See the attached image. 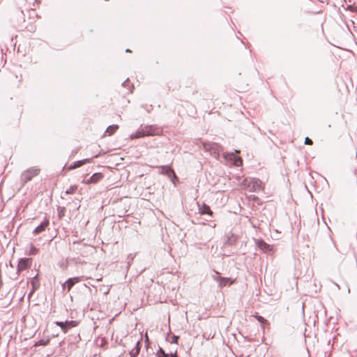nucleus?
Here are the masks:
<instances>
[{
  "label": "nucleus",
  "mask_w": 357,
  "mask_h": 357,
  "mask_svg": "<svg viewBox=\"0 0 357 357\" xmlns=\"http://www.w3.org/2000/svg\"><path fill=\"white\" fill-rule=\"evenodd\" d=\"M242 185L251 192H258L262 189V182L258 178H245Z\"/></svg>",
  "instance_id": "1"
},
{
  "label": "nucleus",
  "mask_w": 357,
  "mask_h": 357,
  "mask_svg": "<svg viewBox=\"0 0 357 357\" xmlns=\"http://www.w3.org/2000/svg\"><path fill=\"white\" fill-rule=\"evenodd\" d=\"M202 148L215 158H219L221 147L218 144L215 142H202Z\"/></svg>",
  "instance_id": "2"
},
{
  "label": "nucleus",
  "mask_w": 357,
  "mask_h": 357,
  "mask_svg": "<svg viewBox=\"0 0 357 357\" xmlns=\"http://www.w3.org/2000/svg\"><path fill=\"white\" fill-rule=\"evenodd\" d=\"M40 169L36 167H31L26 171L23 172L21 174V181L23 184L31 181L32 178L37 176L40 173Z\"/></svg>",
  "instance_id": "3"
},
{
  "label": "nucleus",
  "mask_w": 357,
  "mask_h": 357,
  "mask_svg": "<svg viewBox=\"0 0 357 357\" xmlns=\"http://www.w3.org/2000/svg\"><path fill=\"white\" fill-rule=\"evenodd\" d=\"M55 324L61 328L64 333H66L70 328L77 326V321H56Z\"/></svg>",
  "instance_id": "4"
},
{
  "label": "nucleus",
  "mask_w": 357,
  "mask_h": 357,
  "mask_svg": "<svg viewBox=\"0 0 357 357\" xmlns=\"http://www.w3.org/2000/svg\"><path fill=\"white\" fill-rule=\"evenodd\" d=\"M142 128L146 136L158 135L161 132L160 129L155 126H145Z\"/></svg>",
  "instance_id": "5"
},
{
  "label": "nucleus",
  "mask_w": 357,
  "mask_h": 357,
  "mask_svg": "<svg viewBox=\"0 0 357 357\" xmlns=\"http://www.w3.org/2000/svg\"><path fill=\"white\" fill-rule=\"evenodd\" d=\"M257 245L258 248L264 253L269 255L273 253V247L271 245L266 243L263 240H258L257 242Z\"/></svg>",
  "instance_id": "6"
},
{
  "label": "nucleus",
  "mask_w": 357,
  "mask_h": 357,
  "mask_svg": "<svg viewBox=\"0 0 357 357\" xmlns=\"http://www.w3.org/2000/svg\"><path fill=\"white\" fill-rule=\"evenodd\" d=\"M206 215V218H204L202 217V220L212 222L213 211L211 210L208 206L205 204H202V216Z\"/></svg>",
  "instance_id": "7"
},
{
  "label": "nucleus",
  "mask_w": 357,
  "mask_h": 357,
  "mask_svg": "<svg viewBox=\"0 0 357 357\" xmlns=\"http://www.w3.org/2000/svg\"><path fill=\"white\" fill-rule=\"evenodd\" d=\"M32 263L31 259H21L19 261L18 266H17V271L20 272L24 270H26L29 267L31 266Z\"/></svg>",
  "instance_id": "8"
},
{
  "label": "nucleus",
  "mask_w": 357,
  "mask_h": 357,
  "mask_svg": "<svg viewBox=\"0 0 357 357\" xmlns=\"http://www.w3.org/2000/svg\"><path fill=\"white\" fill-rule=\"evenodd\" d=\"M225 160H230L236 166H240L242 164L241 158L236 157L233 153L224 154Z\"/></svg>",
  "instance_id": "9"
},
{
  "label": "nucleus",
  "mask_w": 357,
  "mask_h": 357,
  "mask_svg": "<svg viewBox=\"0 0 357 357\" xmlns=\"http://www.w3.org/2000/svg\"><path fill=\"white\" fill-rule=\"evenodd\" d=\"M49 225V220L47 219H45L38 226H37L34 230V234H38L45 230L47 227Z\"/></svg>",
  "instance_id": "10"
},
{
  "label": "nucleus",
  "mask_w": 357,
  "mask_h": 357,
  "mask_svg": "<svg viewBox=\"0 0 357 357\" xmlns=\"http://www.w3.org/2000/svg\"><path fill=\"white\" fill-rule=\"evenodd\" d=\"M103 178V175L101 173L93 174L88 180L84 181L86 184L96 183Z\"/></svg>",
  "instance_id": "11"
},
{
  "label": "nucleus",
  "mask_w": 357,
  "mask_h": 357,
  "mask_svg": "<svg viewBox=\"0 0 357 357\" xmlns=\"http://www.w3.org/2000/svg\"><path fill=\"white\" fill-rule=\"evenodd\" d=\"M91 161V159H84V160H78L77 162H75L73 165H70L68 167V169L73 170L74 169L81 167L82 165H83L87 162H90Z\"/></svg>",
  "instance_id": "12"
},
{
  "label": "nucleus",
  "mask_w": 357,
  "mask_h": 357,
  "mask_svg": "<svg viewBox=\"0 0 357 357\" xmlns=\"http://www.w3.org/2000/svg\"><path fill=\"white\" fill-rule=\"evenodd\" d=\"M145 134H144V129L142 127L139 128L135 133H132L131 135H130V138L131 139H137V138H141V137H145Z\"/></svg>",
  "instance_id": "13"
},
{
  "label": "nucleus",
  "mask_w": 357,
  "mask_h": 357,
  "mask_svg": "<svg viewBox=\"0 0 357 357\" xmlns=\"http://www.w3.org/2000/svg\"><path fill=\"white\" fill-rule=\"evenodd\" d=\"M140 351V347H139V342L137 341L135 348L132 349L130 352V357H137Z\"/></svg>",
  "instance_id": "14"
},
{
  "label": "nucleus",
  "mask_w": 357,
  "mask_h": 357,
  "mask_svg": "<svg viewBox=\"0 0 357 357\" xmlns=\"http://www.w3.org/2000/svg\"><path fill=\"white\" fill-rule=\"evenodd\" d=\"M118 128H119V126H118L117 125H112V126H109L107 128V130H106V131H105V133H106L107 135L110 136V135H112L113 133H114V132L116 131V130H117Z\"/></svg>",
  "instance_id": "15"
},
{
  "label": "nucleus",
  "mask_w": 357,
  "mask_h": 357,
  "mask_svg": "<svg viewBox=\"0 0 357 357\" xmlns=\"http://www.w3.org/2000/svg\"><path fill=\"white\" fill-rule=\"evenodd\" d=\"M237 238L236 236L233 234H229L227 236V239L225 242V243L229 245H233L236 242Z\"/></svg>",
  "instance_id": "16"
},
{
  "label": "nucleus",
  "mask_w": 357,
  "mask_h": 357,
  "mask_svg": "<svg viewBox=\"0 0 357 357\" xmlns=\"http://www.w3.org/2000/svg\"><path fill=\"white\" fill-rule=\"evenodd\" d=\"M73 283L69 279L66 281V282L63 284V289H67V291H70L71 288L73 287Z\"/></svg>",
  "instance_id": "17"
},
{
  "label": "nucleus",
  "mask_w": 357,
  "mask_h": 357,
  "mask_svg": "<svg viewBox=\"0 0 357 357\" xmlns=\"http://www.w3.org/2000/svg\"><path fill=\"white\" fill-rule=\"evenodd\" d=\"M162 168L164 170H165L166 174H167L169 176H171L172 175H173L174 177L175 178H176L175 173L174 172L173 169H172L169 167H163Z\"/></svg>",
  "instance_id": "18"
},
{
  "label": "nucleus",
  "mask_w": 357,
  "mask_h": 357,
  "mask_svg": "<svg viewBox=\"0 0 357 357\" xmlns=\"http://www.w3.org/2000/svg\"><path fill=\"white\" fill-rule=\"evenodd\" d=\"M77 188V185H72L65 192V193L66 195L74 194L75 192L76 191Z\"/></svg>",
  "instance_id": "19"
},
{
  "label": "nucleus",
  "mask_w": 357,
  "mask_h": 357,
  "mask_svg": "<svg viewBox=\"0 0 357 357\" xmlns=\"http://www.w3.org/2000/svg\"><path fill=\"white\" fill-rule=\"evenodd\" d=\"M255 317L257 319V320L260 322L261 324H267L268 323V321L264 319L262 316H260V315H258V314H256L255 315Z\"/></svg>",
  "instance_id": "20"
},
{
  "label": "nucleus",
  "mask_w": 357,
  "mask_h": 357,
  "mask_svg": "<svg viewBox=\"0 0 357 357\" xmlns=\"http://www.w3.org/2000/svg\"><path fill=\"white\" fill-rule=\"evenodd\" d=\"M83 278H84L83 276H80V277H74V278H69V280L70 281H72L73 283V285H75V284L81 282L83 280Z\"/></svg>",
  "instance_id": "21"
},
{
  "label": "nucleus",
  "mask_w": 357,
  "mask_h": 357,
  "mask_svg": "<svg viewBox=\"0 0 357 357\" xmlns=\"http://www.w3.org/2000/svg\"><path fill=\"white\" fill-rule=\"evenodd\" d=\"M49 342H50L49 339L40 340L36 343V346H45L49 343Z\"/></svg>",
  "instance_id": "22"
},
{
  "label": "nucleus",
  "mask_w": 357,
  "mask_h": 357,
  "mask_svg": "<svg viewBox=\"0 0 357 357\" xmlns=\"http://www.w3.org/2000/svg\"><path fill=\"white\" fill-rule=\"evenodd\" d=\"M157 357H169L162 348H160L157 352Z\"/></svg>",
  "instance_id": "23"
},
{
  "label": "nucleus",
  "mask_w": 357,
  "mask_h": 357,
  "mask_svg": "<svg viewBox=\"0 0 357 357\" xmlns=\"http://www.w3.org/2000/svg\"><path fill=\"white\" fill-rule=\"evenodd\" d=\"M229 279L226 278H220V285L221 287L226 286L228 283Z\"/></svg>",
  "instance_id": "24"
},
{
  "label": "nucleus",
  "mask_w": 357,
  "mask_h": 357,
  "mask_svg": "<svg viewBox=\"0 0 357 357\" xmlns=\"http://www.w3.org/2000/svg\"><path fill=\"white\" fill-rule=\"evenodd\" d=\"M38 251V249L35 248L34 246H31L29 250L30 255H36Z\"/></svg>",
  "instance_id": "25"
},
{
  "label": "nucleus",
  "mask_w": 357,
  "mask_h": 357,
  "mask_svg": "<svg viewBox=\"0 0 357 357\" xmlns=\"http://www.w3.org/2000/svg\"><path fill=\"white\" fill-rule=\"evenodd\" d=\"M313 143L312 140L310 139L309 137H305V144L307 145H312Z\"/></svg>",
  "instance_id": "26"
},
{
  "label": "nucleus",
  "mask_w": 357,
  "mask_h": 357,
  "mask_svg": "<svg viewBox=\"0 0 357 357\" xmlns=\"http://www.w3.org/2000/svg\"><path fill=\"white\" fill-rule=\"evenodd\" d=\"M178 336H176V335H174V336L172 337V343H177V340H178Z\"/></svg>",
  "instance_id": "27"
},
{
  "label": "nucleus",
  "mask_w": 357,
  "mask_h": 357,
  "mask_svg": "<svg viewBox=\"0 0 357 357\" xmlns=\"http://www.w3.org/2000/svg\"><path fill=\"white\" fill-rule=\"evenodd\" d=\"M170 357H178L176 352L172 354Z\"/></svg>",
  "instance_id": "28"
},
{
  "label": "nucleus",
  "mask_w": 357,
  "mask_h": 357,
  "mask_svg": "<svg viewBox=\"0 0 357 357\" xmlns=\"http://www.w3.org/2000/svg\"><path fill=\"white\" fill-rule=\"evenodd\" d=\"M215 223H213V225H211V229L212 231H213V229L215 228Z\"/></svg>",
  "instance_id": "29"
},
{
  "label": "nucleus",
  "mask_w": 357,
  "mask_h": 357,
  "mask_svg": "<svg viewBox=\"0 0 357 357\" xmlns=\"http://www.w3.org/2000/svg\"><path fill=\"white\" fill-rule=\"evenodd\" d=\"M104 291H105V294H107L109 292V290L107 289V290L106 291V289H104Z\"/></svg>",
  "instance_id": "30"
},
{
  "label": "nucleus",
  "mask_w": 357,
  "mask_h": 357,
  "mask_svg": "<svg viewBox=\"0 0 357 357\" xmlns=\"http://www.w3.org/2000/svg\"><path fill=\"white\" fill-rule=\"evenodd\" d=\"M104 291H105V294H107L109 292V290L107 289V290L106 291V289H104Z\"/></svg>",
  "instance_id": "31"
},
{
  "label": "nucleus",
  "mask_w": 357,
  "mask_h": 357,
  "mask_svg": "<svg viewBox=\"0 0 357 357\" xmlns=\"http://www.w3.org/2000/svg\"><path fill=\"white\" fill-rule=\"evenodd\" d=\"M128 81V79H127L126 81H125L124 82H123V85L124 86L126 84V83Z\"/></svg>",
  "instance_id": "32"
},
{
  "label": "nucleus",
  "mask_w": 357,
  "mask_h": 357,
  "mask_svg": "<svg viewBox=\"0 0 357 357\" xmlns=\"http://www.w3.org/2000/svg\"><path fill=\"white\" fill-rule=\"evenodd\" d=\"M198 207H199V212L201 213V208L199 207V206Z\"/></svg>",
  "instance_id": "33"
},
{
  "label": "nucleus",
  "mask_w": 357,
  "mask_h": 357,
  "mask_svg": "<svg viewBox=\"0 0 357 357\" xmlns=\"http://www.w3.org/2000/svg\"><path fill=\"white\" fill-rule=\"evenodd\" d=\"M126 52H130L129 49H127L126 50Z\"/></svg>",
  "instance_id": "34"
}]
</instances>
